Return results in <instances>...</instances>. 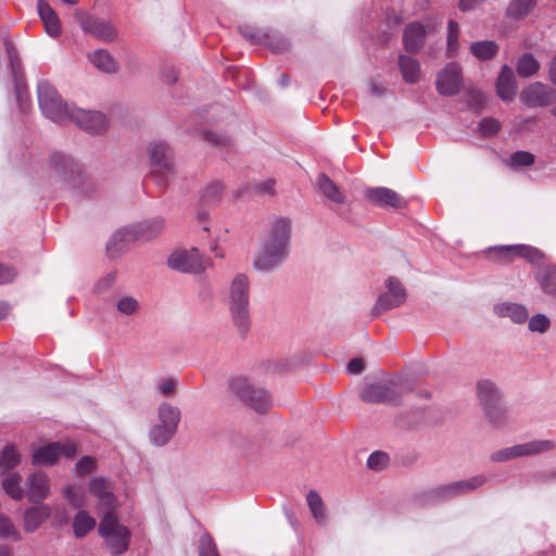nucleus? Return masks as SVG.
Returning a JSON list of instances; mask_svg holds the SVG:
<instances>
[{"mask_svg": "<svg viewBox=\"0 0 556 556\" xmlns=\"http://www.w3.org/2000/svg\"><path fill=\"white\" fill-rule=\"evenodd\" d=\"M128 235V231L124 229L117 230L112 235L106 244V250L112 257H116L125 251Z\"/></svg>", "mask_w": 556, "mask_h": 556, "instance_id": "39", "label": "nucleus"}, {"mask_svg": "<svg viewBox=\"0 0 556 556\" xmlns=\"http://www.w3.org/2000/svg\"><path fill=\"white\" fill-rule=\"evenodd\" d=\"M22 478L18 473H8L2 479V488L5 493L14 501H21L25 495V490L21 485Z\"/></svg>", "mask_w": 556, "mask_h": 556, "instance_id": "35", "label": "nucleus"}, {"mask_svg": "<svg viewBox=\"0 0 556 556\" xmlns=\"http://www.w3.org/2000/svg\"><path fill=\"white\" fill-rule=\"evenodd\" d=\"M556 447L553 440H533L495 451L490 455L493 463H504L519 457L534 456Z\"/></svg>", "mask_w": 556, "mask_h": 556, "instance_id": "7", "label": "nucleus"}, {"mask_svg": "<svg viewBox=\"0 0 556 556\" xmlns=\"http://www.w3.org/2000/svg\"><path fill=\"white\" fill-rule=\"evenodd\" d=\"M459 34H460V27H459L458 23H456L455 21H450L447 23V36H446V41H447L446 53L450 58L455 56L459 51V48H460Z\"/></svg>", "mask_w": 556, "mask_h": 556, "instance_id": "40", "label": "nucleus"}, {"mask_svg": "<svg viewBox=\"0 0 556 556\" xmlns=\"http://www.w3.org/2000/svg\"><path fill=\"white\" fill-rule=\"evenodd\" d=\"M50 489V479L41 471L33 472L26 479L25 495L29 502H42L49 496Z\"/></svg>", "mask_w": 556, "mask_h": 556, "instance_id": "18", "label": "nucleus"}, {"mask_svg": "<svg viewBox=\"0 0 556 556\" xmlns=\"http://www.w3.org/2000/svg\"><path fill=\"white\" fill-rule=\"evenodd\" d=\"M116 309L119 314L131 317L139 312L140 303L131 295H123L116 301Z\"/></svg>", "mask_w": 556, "mask_h": 556, "instance_id": "41", "label": "nucleus"}, {"mask_svg": "<svg viewBox=\"0 0 556 556\" xmlns=\"http://www.w3.org/2000/svg\"><path fill=\"white\" fill-rule=\"evenodd\" d=\"M89 62L100 72L115 74L119 70L118 62L105 49H97L87 55Z\"/></svg>", "mask_w": 556, "mask_h": 556, "instance_id": "24", "label": "nucleus"}, {"mask_svg": "<svg viewBox=\"0 0 556 556\" xmlns=\"http://www.w3.org/2000/svg\"><path fill=\"white\" fill-rule=\"evenodd\" d=\"M96 527V520L87 511L80 510L75 516L73 528L77 538L85 536L89 531Z\"/></svg>", "mask_w": 556, "mask_h": 556, "instance_id": "38", "label": "nucleus"}, {"mask_svg": "<svg viewBox=\"0 0 556 556\" xmlns=\"http://www.w3.org/2000/svg\"><path fill=\"white\" fill-rule=\"evenodd\" d=\"M200 556H217L216 546L208 533H203L199 540Z\"/></svg>", "mask_w": 556, "mask_h": 556, "instance_id": "50", "label": "nucleus"}, {"mask_svg": "<svg viewBox=\"0 0 556 556\" xmlns=\"http://www.w3.org/2000/svg\"><path fill=\"white\" fill-rule=\"evenodd\" d=\"M62 494L75 508L81 507L85 504V492L80 486L68 484L63 488Z\"/></svg>", "mask_w": 556, "mask_h": 556, "instance_id": "43", "label": "nucleus"}, {"mask_svg": "<svg viewBox=\"0 0 556 556\" xmlns=\"http://www.w3.org/2000/svg\"><path fill=\"white\" fill-rule=\"evenodd\" d=\"M89 493L98 498L101 507L108 511H112L115 506V496L113 488L109 480L97 477L90 480L88 485Z\"/></svg>", "mask_w": 556, "mask_h": 556, "instance_id": "19", "label": "nucleus"}, {"mask_svg": "<svg viewBox=\"0 0 556 556\" xmlns=\"http://www.w3.org/2000/svg\"><path fill=\"white\" fill-rule=\"evenodd\" d=\"M164 229V219L161 217L144 220L136 226L135 236L138 239L151 240L159 236Z\"/></svg>", "mask_w": 556, "mask_h": 556, "instance_id": "32", "label": "nucleus"}, {"mask_svg": "<svg viewBox=\"0 0 556 556\" xmlns=\"http://www.w3.org/2000/svg\"><path fill=\"white\" fill-rule=\"evenodd\" d=\"M534 163V155L527 151H517L509 157L510 167L529 166Z\"/></svg>", "mask_w": 556, "mask_h": 556, "instance_id": "49", "label": "nucleus"}, {"mask_svg": "<svg viewBox=\"0 0 556 556\" xmlns=\"http://www.w3.org/2000/svg\"><path fill=\"white\" fill-rule=\"evenodd\" d=\"M68 122L75 123L80 129L89 134H102L108 129L106 116L99 111H86L76 106L72 108Z\"/></svg>", "mask_w": 556, "mask_h": 556, "instance_id": "13", "label": "nucleus"}, {"mask_svg": "<svg viewBox=\"0 0 556 556\" xmlns=\"http://www.w3.org/2000/svg\"><path fill=\"white\" fill-rule=\"evenodd\" d=\"M290 239V219L277 218L269 228L262 249L253 262L254 269L268 273L277 268L289 255Z\"/></svg>", "mask_w": 556, "mask_h": 556, "instance_id": "1", "label": "nucleus"}, {"mask_svg": "<svg viewBox=\"0 0 556 556\" xmlns=\"http://www.w3.org/2000/svg\"><path fill=\"white\" fill-rule=\"evenodd\" d=\"M500 122L492 117L483 118L479 123V130L483 136H491L500 130Z\"/></svg>", "mask_w": 556, "mask_h": 556, "instance_id": "55", "label": "nucleus"}, {"mask_svg": "<svg viewBox=\"0 0 556 556\" xmlns=\"http://www.w3.org/2000/svg\"><path fill=\"white\" fill-rule=\"evenodd\" d=\"M516 257H522L532 264H539L544 257L541 251L531 245L516 244Z\"/></svg>", "mask_w": 556, "mask_h": 556, "instance_id": "45", "label": "nucleus"}, {"mask_svg": "<svg viewBox=\"0 0 556 556\" xmlns=\"http://www.w3.org/2000/svg\"><path fill=\"white\" fill-rule=\"evenodd\" d=\"M403 46L405 53L399 56V66L406 83L417 81V24L410 23L403 34Z\"/></svg>", "mask_w": 556, "mask_h": 556, "instance_id": "8", "label": "nucleus"}, {"mask_svg": "<svg viewBox=\"0 0 556 556\" xmlns=\"http://www.w3.org/2000/svg\"><path fill=\"white\" fill-rule=\"evenodd\" d=\"M365 199L378 207L400 208L405 205V200L394 190L387 187H371L364 191Z\"/></svg>", "mask_w": 556, "mask_h": 556, "instance_id": "17", "label": "nucleus"}, {"mask_svg": "<svg viewBox=\"0 0 556 556\" xmlns=\"http://www.w3.org/2000/svg\"><path fill=\"white\" fill-rule=\"evenodd\" d=\"M469 106L479 110L484 106L486 98L485 94L479 89H469L466 93Z\"/></svg>", "mask_w": 556, "mask_h": 556, "instance_id": "52", "label": "nucleus"}, {"mask_svg": "<svg viewBox=\"0 0 556 556\" xmlns=\"http://www.w3.org/2000/svg\"><path fill=\"white\" fill-rule=\"evenodd\" d=\"M536 5V0H511L507 7L506 15L513 20H522L528 16Z\"/></svg>", "mask_w": 556, "mask_h": 556, "instance_id": "34", "label": "nucleus"}, {"mask_svg": "<svg viewBox=\"0 0 556 556\" xmlns=\"http://www.w3.org/2000/svg\"><path fill=\"white\" fill-rule=\"evenodd\" d=\"M97 467V460L91 456H83L75 464V472L79 476H85L93 471Z\"/></svg>", "mask_w": 556, "mask_h": 556, "instance_id": "51", "label": "nucleus"}, {"mask_svg": "<svg viewBox=\"0 0 556 556\" xmlns=\"http://www.w3.org/2000/svg\"><path fill=\"white\" fill-rule=\"evenodd\" d=\"M485 0H459L458 8L463 12H468L477 9Z\"/></svg>", "mask_w": 556, "mask_h": 556, "instance_id": "60", "label": "nucleus"}, {"mask_svg": "<svg viewBox=\"0 0 556 556\" xmlns=\"http://www.w3.org/2000/svg\"><path fill=\"white\" fill-rule=\"evenodd\" d=\"M318 190L336 204L346 202L345 193L325 174H319L316 180Z\"/></svg>", "mask_w": 556, "mask_h": 556, "instance_id": "28", "label": "nucleus"}, {"mask_svg": "<svg viewBox=\"0 0 556 556\" xmlns=\"http://www.w3.org/2000/svg\"><path fill=\"white\" fill-rule=\"evenodd\" d=\"M469 50L479 61H488L496 55L498 45L493 40H479L471 42Z\"/></svg>", "mask_w": 556, "mask_h": 556, "instance_id": "33", "label": "nucleus"}, {"mask_svg": "<svg viewBox=\"0 0 556 556\" xmlns=\"http://www.w3.org/2000/svg\"><path fill=\"white\" fill-rule=\"evenodd\" d=\"M535 279L544 293L556 299V265H547L540 268Z\"/></svg>", "mask_w": 556, "mask_h": 556, "instance_id": "31", "label": "nucleus"}, {"mask_svg": "<svg viewBox=\"0 0 556 556\" xmlns=\"http://www.w3.org/2000/svg\"><path fill=\"white\" fill-rule=\"evenodd\" d=\"M516 244L515 245H501L491 249L490 253L498 262L510 263L516 257Z\"/></svg>", "mask_w": 556, "mask_h": 556, "instance_id": "47", "label": "nucleus"}, {"mask_svg": "<svg viewBox=\"0 0 556 556\" xmlns=\"http://www.w3.org/2000/svg\"><path fill=\"white\" fill-rule=\"evenodd\" d=\"M61 456V443L46 444L33 454V464L36 466H52Z\"/></svg>", "mask_w": 556, "mask_h": 556, "instance_id": "29", "label": "nucleus"}, {"mask_svg": "<svg viewBox=\"0 0 556 556\" xmlns=\"http://www.w3.org/2000/svg\"><path fill=\"white\" fill-rule=\"evenodd\" d=\"M484 419L486 422L496 429L503 428L509 421V416L505 405L502 402L490 405L485 408H482Z\"/></svg>", "mask_w": 556, "mask_h": 556, "instance_id": "30", "label": "nucleus"}, {"mask_svg": "<svg viewBox=\"0 0 556 556\" xmlns=\"http://www.w3.org/2000/svg\"><path fill=\"white\" fill-rule=\"evenodd\" d=\"M386 290L379 294L372 307L375 315L396 308L405 303L407 299L406 289L399 278L390 276L384 280Z\"/></svg>", "mask_w": 556, "mask_h": 556, "instance_id": "11", "label": "nucleus"}, {"mask_svg": "<svg viewBox=\"0 0 556 556\" xmlns=\"http://www.w3.org/2000/svg\"><path fill=\"white\" fill-rule=\"evenodd\" d=\"M116 281V274L109 273L108 275L100 278L94 285V291L97 293H104L109 291Z\"/></svg>", "mask_w": 556, "mask_h": 556, "instance_id": "56", "label": "nucleus"}, {"mask_svg": "<svg viewBox=\"0 0 556 556\" xmlns=\"http://www.w3.org/2000/svg\"><path fill=\"white\" fill-rule=\"evenodd\" d=\"M180 409L167 402L157 407V420L149 431V440L154 446L166 445L176 434L180 422Z\"/></svg>", "mask_w": 556, "mask_h": 556, "instance_id": "3", "label": "nucleus"}, {"mask_svg": "<svg viewBox=\"0 0 556 556\" xmlns=\"http://www.w3.org/2000/svg\"><path fill=\"white\" fill-rule=\"evenodd\" d=\"M0 536L2 538H12L14 540H18L20 535L15 530L12 521L2 515H0Z\"/></svg>", "mask_w": 556, "mask_h": 556, "instance_id": "54", "label": "nucleus"}, {"mask_svg": "<svg viewBox=\"0 0 556 556\" xmlns=\"http://www.w3.org/2000/svg\"><path fill=\"white\" fill-rule=\"evenodd\" d=\"M551 321L544 314H535L529 319L528 328L532 332L544 333L548 330Z\"/></svg>", "mask_w": 556, "mask_h": 556, "instance_id": "48", "label": "nucleus"}, {"mask_svg": "<svg viewBox=\"0 0 556 556\" xmlns=\"http://www.w3.org/2000/svg\"><path fill=\"white\" fill-rule=\"evenodd\" d=\"M396 462L403 466H410L414 463V457L408 456L405 451H399L396 454Z\"/></svg>", "mask_w": 556, "mask_h": 556, "instance_id": "62", "label": "nucleus"}, {"mask_svg": "<svg viewBox=\"0 0 556 556\" xmlns=\"http://www.w3.org/2000/svg\"><path fill=\"white\" fill-rule=\"evenodd\" d=\"M548 76L551 81L556 84V55L551 61Z\"/></svg>", "mask_w": 556, "mask_h": 556, "instance_id": "64", "label": "nucleus"}, {"mask_svg": "<svg viewBox=\"0 0 556 556\" xmlns=\"http://www.w3.org/2000/svg\"><path fill=\"white\" fill-rule=\"evenodd\" d=\"M266 45L274 52H282L289 48V41L282 36H267Z\"/></svg>", "mask_w": 556, "mask_h": 556, "instance_id": "57", "label": "nucleus"}, {"mask_svg": "<svg viewBox=\"0 0 556 556\" xmlns=\"http://www.w3.org/2000/svg\"><path fill=\"white\" fill-rule=\"evenodd\" d=\"M223 186L219 182L210 184L201 194V203L204 205L216 204L222 197Z\"/></svg>", "mask_w": 556, "mask_h": 556, "instance_id": "44", "label": "nucleus"}, {"mask_svg": "<svg viewBox=\"0 0 556 556\" xmlns=\"http://www.w3.org/2000/svg\"><path fill=\"white\" fill-rule=\"evenodd\" d=\"M167 265L179 273L200 274L211 266V263L202 258L197 248H192L172 253L167 260Z\"/></svg>", "mask_w": 556, "mask_h": 556, "instance_id": "12", "label": "nucleus"}, {"mask_svg": "<svg viewBox=\"0 0 556 556\" xmlns=\"http://www.w3.org/2000/svg\"><path fill=\"white\" fill-rule=\"evenodd\" d=\"M520 100L529 108L547 106L556 101V90L542 83H533L520 93Z\"/></svg>", "mask_w": 556, "mask_h": 556, "instance_id": "14", "label": "nucleus"}, {"mask_svg": "<svg viewBox=\"0 0 556 556\" xmlns=\"http://www.w3.org/2000/svg\"><path fill=\"white\" fill-rule=\"evenodd\" d=\"M539 70L540 63L531 53L522 54L517 61L516 71L522 78L533 76Z\"/></svg>", "mask_w": 556, "mask_h": 556, "instance_id": "37", "label": "nucleus"}, {"mask_svg": "<svg viewBox=\"0 0 556 556\" xmlns=\"http://www.w3.org/2000/svg\"><path fill=\"white\" fill-rule=\"evenodd\" d=\"M21 462V455L13 445L3 448L0 457V470L8 471L17 466Z\"/></svg>", "mask_w": 556, "mask_h": 556, "instance_id": "42", "label": "nucleus"}, {"mask_svg": "<svg viewBox=\"0 0 556 556\" xmlns=\"http://www.w3.org/2000/svg\"><path fill=\"white\" fill-rule=\"evenodd\" d=\"M413 383L404 379H395L389 382L366 383L359 390V397L366 403H392L397 404L400 397L413 391Z\"/></svg>", "mask_w": 556, "mask_h": 556, "instance_id": "4", "label": "nucleus"}, {"mask_svg": "<svg viewBox=\"0 0 556 556\" xmlns=\"http://www.w3.org/2000/svg\"><path fill=\"white\" fill-rule=\"evenodd\" d=\"M37 94L45 116L58 124L68 123L74 105L64 103L55 88L48 80L38 83Z\"/></svg>", "mask_w": 556, "mask_h": 556, "instance_id": "5", "label": "nucleus"}, {"mask_svg": "<svg viewBox=\"0 0 556 556\" xmlns=\"http://www.w3.org/2000/svg\"><path fill=\"white\" fill-rule=\"evenodd\" d=\"M486 481L488 478L484 475H477L469 479L450 482L438 486L432 493L422 494L421 501L427 502L431 497L437 500H451L459 495L469 494L481 488Z\"/></svg>", "mask_w": 556, "mask_h": 556, "instance_id": "9", "label": "nucleus"}, {"mask_svg": "<svg viewBox=\"0 0 556 556\" xmlns=\"http://www.w3.org/2000/svg\"><path fill=\"white\" fill-rule=\"evenodd\" d=\"M51 515V508L49 505L42 504L38 506H31L24 513V529L27 532L36 531L46 519Z\"/></svg>", "mask_w": 556, "mask_h": 556, "instance_id": "25", "label": "nucleus"}, {"mask_svg": "<svg viewBox=\"0 0 556 556\" xmlns=\"http://www.w3.org/2000/svg\"><path fill=\"white\" fill-rule=\"evenodd\" d=\"M365 368L364 361L362 358H352L348 363V371L353 375L361 374Z\"/></svg>", "mask_w": 556, "mask_h": 556, "instance_id": "59", "label": "nucleus"}, {"mask_svg": "<svg viewBox=\"0 0 556 556\" xmlns=\"http://www.w3.org/2000/svg\"><path fill=\"white\" fill-rule=\"evenodd\" d=\"M493 311L498 317L509 318L515 324H523L529 317L527 307L519 303H498L494 305Z\"/></svg>", "mask_w": 556, "mask_h": 556, "instance_id": "23", "label": "nucleus"}, {"mask_svg": "<svg viewBox=\"0 0 556 556\" xmlns=\"http://www.w3.org/2000/svg\"><path fill=\"white\" fill-rule=\"evenodd\" d=\"M476 395L481 409L502 402L501 390L495 382L490 379H480L477 381Z\"/></svg>", "mask_w": 556, "mask_h": 556, "instance_id": "20", "label": "nucleus"}, {"mask_svg": "<svg viewBox=\"0 0 556 556\" xmlns=\"http://www.w3.org/2000/svg\"><path fill=\"white\" fill-rule=\"evenodd\" d=\"M37 9L47 34L54 38L58 37L61 34V24L54 10L43 0L38 1Z\"/></svg>", "mask_w": 556, "mask_h": 556, "instance_id": "26", "label": "nucleus"}, {"mask_svg": "<svg viewBox=\"0 0 556 556\" xmlns=\"http://www.w3.org/2000/svg\"><path fill=\"white\" fill-rule=\"evenodd\" d=\"M229 387L236 395L247 402L256 412H265L271 404L267 392L263 389L255 388L245 377L232 378L229 382Z\"/></svg>", "mask_w": 556, "mask_h": 556, "instance_id": "10", "label": "nucleus"}, {"mask_svg": "<svg viewBox=\"0 0 556 556\" xmlns=\"http://www.w3.org/2000/svg\"><path fill=\"white\" fill-rule=\"evenodd\" d=\"M150 159L152 163L161 169L170 170L173 167L172 152L168 146L163 141H156L150 144Z\"/></svg>", "mask_w": 556, "mask_h": 556, "instance_id": "27", "label": "nucleus"}, {"mask_svg": "<svg viewBox=\"0 0 556 556\" xmlns=\"http://www.w3.org/2000/svg\"><path fill=\"white\" fill-rule=\"evenodd\" d=\"M99 534L114 555L123 554L128 548L130 532L117 521L113 511H108L102 517Z\"/></svg>", "mask_w": 556, "mask_h": 556, "instance_id": "6", "label": "nucleus"}, {"mask_svg": "<svg viewBox=\"0 0 556 556\" xmlns=\"http://www.w3.org/2000/svg\"><path fill=\"white\" fill-rule=\"evenodd\" d=\"M307 505L317 523L324 525L327 521L325 504L320 495L316 491H309L306 495Z\"/></svg>", "mask_w": 556, "mask_h": 556, "instance_id": "36", "label": "nucleus"}, {"mask_svg": "<svg viewBox=\"0 0 556 556\" xmlns=\"http://www.w3.org/2000/svg\"><path fill=\"white\" fill-rule=\"evenodd\" d=\"M496 92L503 101H511L517 93L515 74L508 65H503L496 80Z\"/></svg>", "mask_w": 556, "mask_h": 556, "instance_id": "21", "label": "nucleus"}, {"mask_svg": "<svg viewBox=\"0 0 556 556\" xmlns=\"http://www.w3.org/2000/svg\"><path fill=\"white\" fill-rule=\"evenodd\" d=\"M77 453L76 444L73 442H65L61 444V455H64L68 458H73Z\"/></svg>", "mask_w": 556, "mask_h": 556, "instance_id": "61", "label": "nucleus"}, {"mask_svg": "<svg viewBox=\"0 0 556 556\" xmlns=\"http://www.w3.org/2000/svg\"><path fill=\"white\" fill-rule=\"evenodd\" d=\"M437 89L442 96L456 94L463 85V73L456 62L448 63L437 76Z\"/></svg>", "mask_w": 556, "mask_h": 556, "instance_id": "15", "label": "nucleus"}, {"mask_svg": "<svg viewBox=\"0 0 556 556\" xmlns=\"http://www.w3.org/2000/svg\"><path fill=\"white\" fill-rule=\"evenodd\" d=\"M390 463V456L387 452L375 451L367 459V467L374 471H381L388 467Z\"/></svg>", "mask_w": 556, "mask_h": 556, "instance_id": "46", "label": "nucleus"}, {"mask_svg": "<svg viewBox=\"0 0 556 556\" xmlns=\"http://www.w3.org/2000/svg\"><path fill=\"white\" fill-rule=\"evenodd\" d=\"M15 277L16 271L13 267L0 265V285L11 282Z\"/></svg>", "mask_w": 556, "mask_h": 556, "instance_id": "58", "label": "nucleus"}, {"mask_svg": "<svg viewBox=\"0 0 556 556\" xmlns=\"http://www.w3.org/2000/svg\"><path fill=\"white\" fill-rule=\"evenodd\" d=\"M78 21L84 33L91 35L101 41L112 42L117 37L116 29L105 20L83 14Z\"/></svg>", "mask_w": 556, "mask_h": 556, "instance_id": "16", "label": "nucleus"}, {"mask_svg": "<svg viewBox=\"0 0 556 556\" xmlns=\"http://www.w3.org/2000/svg\"><path fill=\"white\" fill-rule=\"evenodd\" d=\"M51 169L61 179L74 178L79 173L76 162L68 155L55 153L51 156Z\"/></svg>", "mask_w": 556, "mask_h": 556, "instance_id": "22", "label": "nucleus"}, {"mask_svg": "<svg viewBox=\"0 0 556 556\" xmlns=\"http://www.w3.org/2000/svg\"><path fill=\"white\" fill-rule=\"evenodd\" d=\"M231 320L240 334L250 328V281L247 275L237 274L230 281L227 294Z\"/></svg>", "mask_w": 556, "mask_h": 556, "instance_id": "2", "label": "nucleus"}, {"mask_svg": "<svg viewBox=\"0 0 556 556\" xmlns=\"http://www.w3.org/2000/svg\"><path fill=\"white\" fill-rule=\"evenodd\" d=\"M155 390L163 396H170L176 391V380L173 378H163L156 382Z\"/></svg>", "mask_w": 556, "mask_h": 556, "instance_id": "53", "label": "nucleus"}, {"mask_svg": "<svg viewBox=\"0 0 556 556\" xmlns=\"http://www.w3.org/2000/svg\"><path fill=\"white\" fill-rule=\"evenodd\" d=\"M369 91L375 97H381L384 93V87L381 84L371 80L369 83Z\"/></svg>", "mask_w": 556, "mask_h": 556, "instance_id": "63", "label": "nucleus"}]
</instances>
